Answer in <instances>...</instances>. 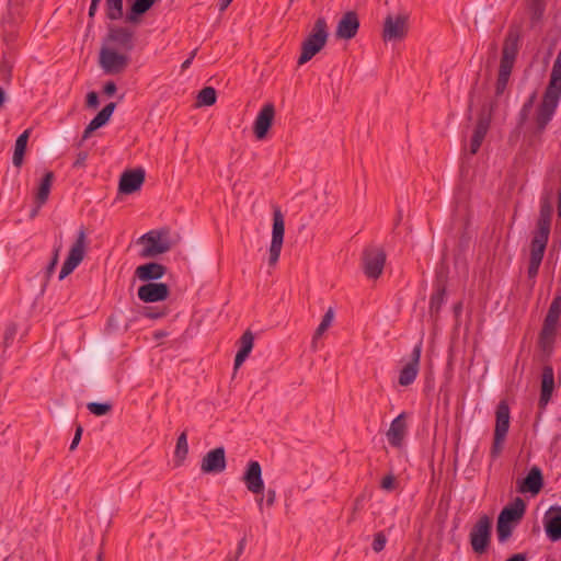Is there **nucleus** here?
Returning a JSON list of instances; mask_svg holds the SVG:
<instances>
[{
    "label": "nucleus",
    "mask_w": 561,
    "mask_h": 561,
    "mask_svg": "<svg viewBox=\"0 0 561 561\" xmlns=\"http://www.w3.org/2000/svg\"><path fill=\"white\" fill-rule=\"evenodd\" d=\"M106 16L112 21L123 18V0H106Z\"/></svg>",
    "instance_id": "f704fd0d"
},
{
    "label": "nucleus",
    "mask_w": 561,
    "mask_h": 561,
    "mask_svg": "<svg viewBox=\"0 0 561 561\" xmlns=\"http://www.w3.org/2000/svg\"><path fill=\"white\" fill-rule=\"evenodd\" d=\"M115 107L116 104L113 102L105 105L85 127L82 138L84 140L88 139L94 130L105 125L110 121Z\"/></svg>",
    "instance_id": "393cba45"
},
{
    "label": "nucleus",
    "mask_w": 561,
    "mask_h": 561,
    "mask_svg": "<svg viewBox=\"0 0 561 561\" xmlns=\"http://www.w3.org/2000/svg\"><path fill=\"white\" fill-rule=\"evenodd\" d=\"M409 32L408 14H388L383 22L382 39L383 42L402 41Z\"/></svg>",
    "instance_id": "0eeeda50"
},
{
    "label": "nucleus",
    "mask_w": 561,
    "mask_h": 561,
    "mask_svg": "<svg viewBox=\"0 0 561 561\" xmlns=\"http://www.w3.org/2000/svg\"><path fill=\"white\" fill-rule=\"evenodd\" d=\"M87 409L95 416H103L112 411L113 405L108 402H90L87 404Z\"/></svg>",
    "instance_id": "79ce46f5"
},
{
    "label": "nucleus",
    "mask_w": 561,
    "mask_h": 561,
    "mask_svg": "<svg viewBox=\"0 0 561 561\" xmlns=\"http://www.w3.org/2000/svg\"><path fill=\"white\" fill-rule=\"evenodd\" d=\"M387 542V538L382 531H379L375 535L374 541H373V550L375 552H380L385 549Z\"/></svg>",
    "instance_id": "09e8293b"
},
{
    "label": "nucleus",
    "mask_w": 561,
    "mask_h": 561,
    "mask_svg": "<svg viewBox=\"0 0 561 561\" xmlns=\"http://www.w3.org/2000/svg\"><path fill=\"white\" fill-rule=\"evenodd\" d=\"M16 334V327L14 324H10L7 327L4 332V344L8 346L14 340Z\"/></svg>",
    "instance_id": "3c124183"
},
{
    "label": "nucleus",
    "mask_w": 561,
    "mask_h": 561,
    "mask_svg": "<svg viewBox=\"0 0 561 561\" xmlns=\"http://www.w3.org/2000/svg\"><path fill=\"white\" fill-rule=\"evenodd\" d=\"M99 105V95L96 92L92 91L87 94V106L91 108H96Z\"/></svg>",
    "instance_id": "5fc2aeb1"
},
{
    "label": "nucleus",
    "mask_w": 561,
    "mask_h": 561,
    "mask_svg": "<svg viewBox=\"0 0 561 561\" xmlns=\"http://www.w3.org/2000/svg\"><path fill=\"white\" fill-rule=\"evenodd\" d=\"M196 53H197V49H194L191 53L190 57L182 64V69H186V68H188L191 66L194 57L196 56Z\"/></svg>",
    "instance_id": "680f3d73"
},
{
    "label": "nucleus",
    "mask_w": 561,
    "mask_h": 561,
    "mask_svg": "<svg viewBox=\"0 0 561 561\" xmlns=\"http://www.w3.org/2000/svg\"><path fill=\"white\" fill-rule=\"evenodd\" d=\"M558 216L561 217V190L558 194Z\"/></svg>",
    "instance_id": "69168bd1"
},
{
    "label": "nucleus",
    "mask_w": 561,
    "mask_h": 561,
    "mask_svg": "<svg viewBox=\"0 0 561 561\" xmlns=\"http://www.w3.org/2000/svg\"><path fill=\"white\" fill-rule=\"evenodd\" d=\"M422 343L416 344L411 353L410 360L402 367L399 374V383L403 387L411 385L420 370Z\"/></svg>",
    "instance_id": "f8f14e48"
},
{
    "label": "nucleus",
    "mask_w": 561,
    "mask_h": 561,
    "mask_svg": "<svg viewBox=\"0 0 561 561\" xmlns=\"http://www.w3.org/2000/svg\"><path fill=\"white\" fill-rule=\"evenodd\" d=\"M138 242L144 244L140 252V256L144 259L158 256L171 249L169 233L164 230H151L142 234Z\"/></svg>",
    "instance_id": "39448f33"
},
{
    "label": "nucleus",
    "mask_w": 561,
    "mask_h": 561,
    "mask_svg": "<svg viewBox=\"0 0 561 561\" xmlns=\"http://www.w3.org/2000/svg\"><path fill=\"white\" fill-rule=\"evenodd\" d=\"M492 522L489 516H481L470 531V543L476 553L486 551L491 538Z\"/></svg>",
    "instance_id": "6e6552de"
},
{
    "label": "nucleus",
    "mask_w": 561,
    "mask_h": 561,
    "mask_svg": "<svg viewBox=\"0 0 561 561\" xmlns=\"http://www.w3.org/2000/svg\"><path fill=\"white\" fill-rule=\"evenodd\" d=\"M552 211L553 209L550 202L548 199H542L536 228L551 230Z\"/></svg>",
    "instance_id": "2f4dec72"
},
{
    "label": "nucleus",
    "mask_w": 561,
    "mask_h": 561,
    "mask_svg": "<svg viewBox=\"0 0 561 561\" xmlns=\"http://www.w3.org/2000/svg\"><path fill=\"white\" fill-rule=\"evenodd\" d=\"M543 486V477L541 469L534 466L527 476L518 482V491L520 493L538 494Z\"/></svg>",
    "instance_id": "6ab92c4d"
},
{
    "label": "nucleus",
    "mask_w": 561,
    "mask_h": 561,
    "mask_svg": "<svg viewBox=\"0 0 561 561\" xmlns=\"http://www.w3.org/2000/svg\"><path fill=\"white\" fill-rule=\"evenodd\" d=\"M554 389V374L553 368L549 365L543 366L541 374V389L539 398V407L545 408L551 397Z\"/></svg>",
    "instance_id": "5701e85b"
},
{
    "label": "nucleus",
    "mask_w": 561,
    "mask_h": 561,
    "mask_svg": "<svg viewBox=\"0 0 561 561\" xmlns=\"http://www.w3.org/2000/svg\"><path fill=\"white\" fill-rule=\"evenodd\" d=\"M82 433H83L82 426L78 425L77 428H76L75 436H73L72 442H71L70 447H69V449L71 451L75 450L77 448V446L79 445V443L81 440Z\"/></svg>",
    "instance_id": "864d4df0"
},
{
    "label": "nucleus",
    "mask_w": 561,
    "mask_h": 561,
    "mask_svg": "<svg viewBox=\"0 0 561 561\" xmlns=\"http://www.w3.org/2000/svg\"><path fill=\"white\" fill-rule=\"evenodd\" d=\"M88 159V153L85 151H80L77 154V158L73 162V168H82L85 165V161Z\"/></svg>",
    "instance_id": "6e6d98bb"
},
{
    "label": "nucleus",
    "mask_w": 561,
    "mask_h": 561,
    "mask_svg": "<svg viewBox=\"0 0 561 561\" xmlns=\"http://www.w3.org/2000/svg\"><path fill=\"white\" fill-rule=\"evenodd\" d=\"M396 479L392 474H388L383 477L381 480V488L387 491H391L394 489Z\"/></svg>",
    "instance_id": "603ef678"
},
{
    "label": "nucleus",
    "mask_w": 561,
    "mask_h": 561,
    "mask_svg": "<svg viewBox=\"0 0 561 561\" xmlns=\"http://www.w3.org/2000/svg\"><path fill=\"white\" fill-rule=\"evenodd\" d=\"M334 319V311L332 308H329L328 311L322 317V320L319 327L316 330L313 339H319L322 334L331 327Z\"/></svg>",
    "instance_id": "a19ab883"
},
{
    "label": "nucleus",
    "mask_w": 561,
    "mask_h": 561,
    "mask_svg": "<svg viewBox=\"0 0 561 561\" xmlns=\"http://www.w3.org/2000/svg\"><path fill=\"white\" fill-rule=\"evenodd\" d=\"M462 310V304L461 302H458L454 306V311L456 314H459Z\"/></svg>",
    "instance_id": "338daca9"
},
{
    "label": "nucleus",
    "mask_w": 561,
    "mask_h": 561,
    "mask_svg": "<svg viewBox=\"0 0 561 561\" xmlns=\"http://www.w3.org/2000/svg\"><path fill=\"white\" fill-rule=\"evenodd\" d=\"M536 100V93H533L529 99L524 103L519 116H518V125L522 126L526 123L528 115L533 108L534 102Z\"/></svg>",
    "instance_id": "37998d69"
},
{
    "label": "nucleus",
    "mask_w": 561,
    "mask_h": 561,
    "mask_svg": "<svg viewBox=\"0 0 561 561\" xmlns=\"http://www.w3.org/2000/svg\"><path fill=\"white\" fill-rule=\"evenodd\" d=\"M490 127V117L485 115H480L477 122V125L473 130V135L470 140V153L476 154L481 145L482 141L485 138V135Z\"/></svg>",
    "instance_id": "a878e982"
},
{
    "label": "nucleus",
    "mask_w": 561,
    "mask_h": 561,
    "mask_svg": "<svg viewBox=\"0 0 561 561\" xmlns=\"http://www.w3.org/2000/svg\"><path fill=\"white\" fill-rule=\"evenodd\" d=\"M217 94L213 87H205L197 95L198 106H210L216 103Z\"/></svg>",
    "instance_id": "c9c22d12"
},
{
    "label": "nucleus",
    "mask_w": 561,
    "mask_h": 561,
    "mask_svg": "<svg viewBox=\"0 0 561 561\" xmlns=\"http://www.w3.org/2000/svg\"><path fill=\"white\" fill-rule=\"evenodd\" d=\"M12 70L13 64L9 59L3 58L0 64V79L4 82H9L12 78Z\"/></svg>",
    "instance_id": "49530a36"
},
{
    "label": "nucleus",
    "mask_w": 561,
    "mask_h": 561,
    "mask_svg": "<svg viewBox=\"0 0 561 561\" xmlns=\"http://www.w3.org/2000/svg\"><path fill=\"white\" fill-rule=\"evenodd\" d=\"M276 502V491L274 489L267 490L266 496H261L257 499V505L261 511L264 510V507H272Z\"/></svg>",
    "instance_id": "a18cd8bd"
},
{
    "label": "nucleus",
    "mask_w": 561,
    "mask_h": 561,
    "mask_svg": "<svg viewBox=\"0 0 561 561\" xmlns=\"http://www.w3.org/2000/svg\"><path fill=\"white\" fill-rule=\"evenodd\" d=\"M157 1L158 0H135L127 12L126 22L138 23L139 16L148 12Z\"/></svg>",
    "instance_id": "c756f323"
},
{
    "label": "nucleus",
    "mask_w": 561,
    "mask_h": 561,
    "mask_svg": "<svg viewBox=\"0 0 561 561\" xmlns=\"http://www.w3.org/2000/svg\"><path fill=\"white\" fill-rule=\"evenodd\" d=\"M547 314H549L552 318H556L557 320L560 319V314H561V293H558L554 296V298L552 299V301H551V304L549 306Z\"/></svg>",
    "instance_id": "de8ad7c7"
},
{
    "label": "nucleus",
    "mask_w": 561,
    "mask_h": 561,
    "mask_svg": "<svg viewBox=\"0 0 561 561\" xmlns=\"http://www.w3.org/2000/svg\"><path fill=\"white\" fill-rule=\"evenodd\" d=\"M149 310H150V308H145L144 316L151 318V319H157V318H160L163 316V313H151Z\"/></svg>",
    "instance_id": "0e129e2a"
},
{
    "label": "nucleus",
    "mask_w": 561,
    "mask_h": 561,
    "mask_svg": "<svg viewBox=\"0 0 561 561\" xmlns=\"http://www.w3.org/2000/svg\"><path fill=\"white\" fill-rule=\"evenodd\" d=\"M133 38L134 33L126 27L113 26L108 30L107 39L127 51L134 48Z\"/></svg>",
    "instance_id": "4be33fe9"
},
{
    "label": "nucleus",
    "mask_w": 561,
    "mask_h": 561,
    "mask_svg": "<svg viewBox=\"0 0 561 561\" xmlns=\"http://www.w3.org/2000/svg\"><path fill=\"white\" fill-rule=\"evenodd\" d=\"M561 99V48L553 62L549 83L536 111L537 131L542 133L552 119Z\"/></svg>",
    "instance_id": "f257e3e1"
},
{
    "label": "nucleus",
    "mask_w": 561,
    "mask_h": 561,
    "mask_svg": "<svg viewBox=\"0 0 561 561\" xmlns=\"http://www.w3.org/2000/svg\"><path fill=\"white\" fill-rule=\"evenodd\" d=\"M280 253V209H274L273 236L270 250V265L277 263Z\"/></svg>",
    "instance_id": "bb28decb"
},
{
    "label": "nucleus",
    "mask_w": 561,
    "mask_h": 561,
    "mask_svg": "<svg viewBox=\"0 0 561 561\" xmlns=\"http://www.w3.org/2000/svg\"><path fill=\"white\" fill-rule=\"evenodd\" d=\"M405 413L399 414L390 424L387 438L392 447L400 448L407 435Z\"/></svg>",
    "instance_id": "aec40b11"
},
{
    "label": "nucleus",
    "mask_w": 561,
    "mask_h": 561,
    "mask_svg": "<svg viewBox=\"0 0 561 561\" xmlns=\"http://www.w3.org/2000/svg\"><path fill=\"white\" fill-rule=\"evenodd\" d=\"M117 88L115 82L108 81L104 84L103 91L106 95L111 96L116 92Z\"/></svg>",
    "instance_id": "13d9d810"
},
{
    "label": "nucleus",
    "mask_w": 561,
    "mask_h": 561,
    "mask_svg": "<svg viewBox=\"0 0 561 561\" xmlns=\"http://www.w3.org/2000/svg\"><path fill=\"white\" fill-rule=\"evenodd\" d=\"M58 257H59V254H58V250L55 251L54 253V256L50 261V263L48 264L47 266V276L49 277L51 275V273L54 272L57 263H58Z\"/></svg>",
    "instance_id": "4d7b16f0"
},
{
    "label": "nucleus",
    "mask_w": 561,
    "mask_h": 561,
    "mask_svg": "<svg viewBox=\"0 0 561 561\" xmlns=\"http://www.w3.org/2000/svg\"><path fill=\"white\" fill-rule=\"evenodd\" d=\"M30 135H31V129H25L15 140L12 162H13L14 167H16V168H20L23 163V158H24V153L26 150Z\"/></svg>",
    "instance_id": "7c9ffc66"
},
{
    "label": "nucleus",
    "mask_w": 561,
    "mask_h": 561,
    "mask_svg": "<svg viewBox=\"0 0 561 561\" xmlns=\"http://www.w3.org/2000/svg\"><path fill=\"white\" fill-rule=\"evenodd\" d=\"M495 428L494 434L507 435L510 428V407L506 401H501L496 407L495 412Z\"/></svg>",
    "instance_id": "c85d7f7f"
},
{
    "label": "nucleus",
    "mask_w": 561,
    "mask_h": 561,
    "mask_svg": "<svg viewBox=\"0 0 561 561\" xmlns=\"http://www.w3.org/2000/svg\"><path fill=\"white\" fill-rule=\"evenodd\" d=\"M245 547V538H242L238 543V549L234 554H228L225 561H238Z\"/></svg>",
    "instance_id": "8fccbe9b"
},
{
    "label": "nucleus",
    "mask_w": 561,
    "mask_h": 561,
    "mask_svg": "<svg viewBox=\"0 0 561 561\" xmlns=\"http://www.w3.org/2000/svg\"><path fill=\"white\" fill-rule=\"evenodd\" d=\"M88 243L89 242L85 229L80 228L77 234V239L70 247L67 259L62 264V267L59 273V279H64L69 274H71L76 270V267L82 262L88 249Z\"/></svg>",
    "instance_id": "423d86ee"
},
{
    "label": "nucleus",
    "mask_w": 561,
    "mask_h": 561,
    "mask_svg": "<svg viewBox=\"0 0 561 561\" xmlns=\"http://www.w3.org/2000/svg\"><path fill=\"white\" fill-rule=\"evenodd\" d=\"M247 489L253 494H261L264 490L261 465L257 461H250L242 477Z\"/></svg>",
    "instance_id": "dca6fc26"
},
{
    "label": "nucleus",
    "mask_w": 561,
    "mask_h": 561,
    "mask_svg": "<svg viewBox=\"0 0 561 561\" xmlns=\"http://www.w3.org/2000/svg\"><path fill=\"white\" fill-rule=\"evenodd\" d=\"M188 454L187 435L185 432L181 433L176 440L174 456L182 462Z\"/></svg>",
    "instance_id": "4c0bfd02"
},
{
    "label": "nucleus",
    "mask_w": 561,
    "mask_h": 561,
    "mask_svg": "<svg viewBox=\"0 0 561 561\" xmlns=\"http://www.w3.org/2000/svg\"><path fill=\"white\" fill-rule=\"evenodd\" d=\"M506 561H526V556L523 553H516L510 557Z\"/></svg>",
    "instance_id": "e2e57ef3"
},
{
    "label": "nucleus",
    "mask_w": 561,
    "mask_h": 561,
    "mask_svg": "<svg viewBox=\"0 0 561 561\" xmlns=\"http://www.w3.org/2000/svg\"><path fill=\"white\" fill-rule=\"evenodd\" d=\"M145 181V171L142 169L129 170L122 174L119 180V192L131 194L138 191Z\"/></svg>",
    "instance_id": "a211bd4d"
},
{
    "label": "nucleus",
    "mask_w": 561,
    "mask_h": 561,
    "mask_svg": "<svg viewBox=\"0 0 561 561\" xmlns=\"http://www.w3.org/2000/svg\"><path fill=\"white\" fill-rule=\"evenodd\" d=\"M170 289L164 283H147L138 288V298L144 302L163 301L169 297Z\"/></svg>",
    "instance_id": "ddd939ff"
},
{
    "label": "nucleus",
    "mask_w": 561,
    "mask_h": 561,
    "mask_svg": "<svg viewBox=\"0 0 561 561\" xmlns=\"http://www.w3.org/2000/svg\"><path fill=\"white\" fill-rule=\"evenodd\" d=\"M550 230L536 228L531 233L529 264L527 274L534 279L538 275L539 267L543 260L545 251L549 241Z\"/></svg>",
    "instance_id": "20e7f679"
},
{
    "label": "nucleus",
    "mask_w": 561,
    "mask_h": 561,
    "mask_svg": "<svg viewBox=\"0 0 561 561\" xmlns=\"http://www.w3.org/2000/svg\"><path fill=\"white\" fill-rule=\"evenodd\" d=\"M559 325V320L546 314L543 324L540 332V340L542 343H549L553 341Z\"/></svg>",
    "instance_id": "473e14b6"
},
{
    "label": "nucleus",
    "mask_w": 561,
    "mask_h": 561,
    "mask_svg": "<svg viewBox=\"0 0 561 561\" xmlns=\"http://www.w3.org/2000/svg\"><path fill=\"white\" fill-rule=\"evenodd\" d=\"M254 343V335L250 330H247L238 341L239 351L234 358V369H238L250 355Z\"/></svg>",
    "instance_id": "cd10ccee"
},
{
    "label": "nucleus",
    "mask_w": 561,
    "mask_h": 561,
    "mask_svg": "<svg viewBox=\"0 0 561 561\" xmlns=\"http://www.w3.org/2000/svg\"><path fill=\"white\" fill-rule=\"evenodd\" d=\"M167 272V267L157 262H150L139 265L135 270V276L142 282H152L160 279Z\"/></svg>",
    "instance_id": "412c9836"
},
{
    "label": "nucleus",
    "mask_w": 561,
    "mask_h": 561,
    "mask_svg": "<svg viewBox=\"0 0 561 561\" xmlns=\"http://www.w3.org/2000/svg\"><path fill=\"white\" fill-rule=\"evenodd\" d=\"M481 19V26L483 27L485 24L490 23L492 20L491 12L489 11H481L479 14Z\"/></svg>",
    "instance_id": "bf43d9fd"
},
{
    "label": "nucleus",
    "mask_w": 561,
    "mask_h": 561,
    "mask_svg": "<svg viewBox=\"0 0 561 561\" xmlns=\"http://www.w3.org/2000/svg\"><path fill=\"white\" fill-rule=\"evenodd\" d=\"M525 510L526 504L524 500L516 497L512 504L501 511L499 518L515 526L523 518Z\"/></svg>",
    "instance_id": "b1692460"
},
{
    "label": "nucleus",
    "mask_w": 561,
    "mask_h": 561,
    "mask_svg": "<svg viewBox=\"0 0 561 561\" xmlns=\"http://www.w3.org/2000/svg\"><path fill=\"white\" fill-rule=\"evenodd\" d=\"M359 30V19L355 11H347L339 21L335 30L337 39H352Z\"/></svg>",
    "instance_id": "4468645a"
},
{
    "label": "nucleus",
    "mask_w": 561,
    "mask_h": 561,
    "mask_svg": "<svg viewBox=\"0 0 561 561\" xmlns=\"http://www.w3.org/2000/svg\"><path fill=\"white\" fill-rule=\"evenodd\" d=\"M505 438L506 436L502 434H494L493 444L490 451V456L492 459H496L501 455Z\"/></svg>",
    "instance_id": "c03bdc74"
},
{
    "label": "nucleus",
    "mask_w": 561,
    "mask_h": 561,
    "mask_svg": "<svg viewBox=\"0 0 561 561\" xmlns=\"http://www.w3.org/2000/svg\"><path fill=\"white\" fill-rule=\"evenodd\" d=\"M445 295H446L445 287H438L436 293L432 295L431 301H430V311L432 313H438V311L440 310V308L444 304Z\"/></svg>",
    "instance_id": "ea45409f"
},
{
    "label": "nucleus",
    "mask_w": 561,
    "mask_h": 561,
    "mask_svg": "<svg viewBox=\"0 0 561 561\" xmlns=\"http://www.w3.org/2000/svg\"><path fill=\"white\" fill-rule=\"evenodd\" d=\"M329 30L327 20L319 16L307 37L301 43V54L298 58V65H305L319 54L328 43Z\"/></svg>",
    "instance_id": "7ed1b4c3"
},
{
    "label": "nucleus",
    "mask_w": 561,
    "mask_h": 561,
    "mask_svg": "<svg viewBox=\"0 0 561 561\" xmlns=\"http://www.w3.org/2000/svg\"><path fill=\"white\" fill-rule=\"evenodd\" d=\"M101 0H91V4L89 8V18H93L98 11L99 4Z\"/></svg>",
    "instance_id": "052dcab7"
},
{
    "label": "nucleus",
    "mask_w": 561,
    "mask_h": 561,
    "mask_svg": "<svg viewBox=\"0 0 561 561\" xmlns=\"http://www.w3.org/2000/svg\"><path fill=\"white\" fill-rule=\"evenodd\" d=\"M275 117V107L272 103L265 104L259 112L254 125L253 133L259 140L266 138L268 129Z\"/></svg>",
    "instance_id": "2eb2a0df"
},
{
    "label": "nucleus",
    "mask_w": 561,
    "mask_h": 561,
    "mask_svg": "<svg viewBox=\"0 0 561 561\" xmlns=\"http://www.w3.org/2000/svg\"><path fill=\"white\" fill-rule=\"evenodd\" d=\"M546 9V0H527V10L533 21H539Z\"/></svg>",
    "instance_id": "e433bc0d"
},
{
    "label": "nucleus",
    "mask_w": 561,
    "mask_h": 561,
    "mask_svg": "<svg viewBox=\"0 0 561 561\" xmlns=\"http://www.w3.org/2000/svg\"><path fill=\"white\" fill-rule=\"evenodd\" d=\"M545 529L551 541L561 539V506H551L545 514Z\"/></svg>",
    "instance_id": "f3484780"
},
{
    "label": "nucleus",
    "mask_w": 561,
    "mask_h": 561,
    "mask_svg": "<svg viewBox=\"0 0 561 561\" xmlns=\"http://www.w3.org/2000/svg\"><path fill=\"white\" fill-rule=\"evenodd\" d=\"M514 527V525L506 523L504 519L497 517L496 533L499 541L505 542L512 536Z\"/></svg>",
    "instance_id": "58836bf2"
},
{
    "label": "nucleus",
    "mask_w": 561,
    "mask_h": 561,
    "mask_svg": "<svg viewBox=\"0 0 561 561\" xmlns=\"http://www.w3.org/2000/svg\"><path fill=\"white\" fill-rule=\"evenodd\" d=\"M230 3H231V1L221 0L220 10H225Z\"/></svg>",
    "instance_id": "774afa93"
},
{
    "label": "nucleus",
    "mask_w": 561,
    "mask_h": 561,
    "mask_svg": "<svg viewBox=\"0 0 561 561\" xmlns=\"http://www.w3.org/2000/svg\"><path fill=\"white\" fill-rule=\"evenodd\" d=\"M53 181H54V173L50 171L46 172L41 181V184H39V187H38V191L36 194V201L39 206L45 204L46 201L48 199V195L50 192Z\"/></svg>",
    "instance_id": "72a5a7b5"
},
{
    "label": "nucleus",
    "mask_w": 561,
    "mask_h": 561,
    "mask_svg": "<svg viewBox=\"0 0 561 561\" xmlns=\"http://www.w3.org/2000/svg\"><path fill=\"white\" fill-rule=\"evenodd\" d=\"M99 59L101 68L107 75L121 73L129 65V57L127 55L119 54L110 47L101 48Z\"/></svg>",
    "instance_id": "1a4fd4ad"
},
{
    "label": "nucleus",
    "mask_w": 561,
    "mask_h": 561,
    "mask_svg": "<svg viewBox=\"0 0 561 561\" xmlns=\"http://www.w3.org/2000/svg\"><path fill=\"white\" fill-rule=\"evenodd\" d=\"M386 253L379 248H368L363 253L364 273L368 278L377 279L383 271Z\"/></svg>",
    "instance_id": "9d476101"
},
{
    "label": "nucleus",
    "mask_w": 561,
    "mask_h": 561,
    "mask_svg": "<svg viewBox=\"0 0 561 561\" xmlns=\"http://www.w3.org/2000/svg\"><path fill=\"white\" fill-rule=\"evenodd\" d=\"M520 38L522 26L519 24L510 25L502 46L499 73L495 83L496 96L502 95L507 88L510 77L519 51Z\"/></svg>",
    "instance_id": "f03ea898"
},
{
    "label": "nucleus",
    "mask_w": 561,
    "mask_h": 561,
    "mask_svg": "<svg viewBox=\"0 0 561 561\" xmlns=\"http://www.w3.org/2000/svg\"><path fill=\"white\" fill-rule=\"evenodd\" d=\"M226 451L224 447L209 450L202 459L201 470L203 473H220L226 469Z\"/></svg>",
    "instance_id": "9b49d317"
}]
</instances>
